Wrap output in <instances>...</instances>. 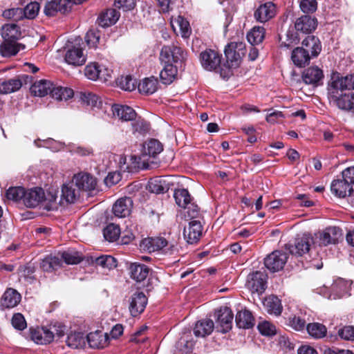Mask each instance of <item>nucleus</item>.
<instances>
[{
  "mask_svg": "<svg viewBox=\"0 0 354 354\" xmlns=\"http://www.w3.org/2000/svg\"><path fill=\"white\" fill-rule=\"evenodd\" d=\"M3 17L6 19H13L15 21L23 17V9L19 8L7 9L3 11Z\"/></svg>",
  "mask_w": 354,
  "mask_h": 354,
  "instance_id": "0e129e2a",
  "label": "nucleus"
},
{
  "mask_svg": "<svg viewBox=\"0 0 354 354\" xmlns=\"http://www.w3.org/2000/svg\"><path fill=\"white\" fill-rule=\"evenodd\" d=\"M185 54L179 46H163L161 49L160 59L167 64H173L183 62Z\"/></svg>",
  "mask_w": 354,
  "mask_h": 354,
  "instance_id": "6e6552de",
  "label": "nucleus"
},
{
  "mask_svg": "<svg viewBox=\"0 0 354 354\" xmlns=\"http://www.w3.org/2000/svg\"><path fill=\"white\" fill-rule=\"evenodd\" d=\"M49 94L52 97L57 100H66L73 96V91L71 88L62 86H53L49 91Z\"/></svg>",
  "mask_w": 354,
  "mask_h": 354,
  "instance_id": "4c0bfd02",
  "label": "nucleus"
},
{
  "mask_svg": "<svg viewBox=\"0 0 354 354\" xmlns=\"http://www.w3.org/2000/svg\"><path fill=\"white\" fill-rule=\"evenodd\" d=\"M30 337L38 344H46L52 342L51 333L47 327L31 328Z\"/></svg>",
  "mask_w": 354,
  "mask_h": 354,
  "instance_id": "bb28decb",
  "label": "nucleus"
},
{
  "mask_svg": "<svg viewBox=\"0 0 354 354\" xmlns=\"http://www.w3.org/2000/svg\"><path fill=\"white\" fill-rule=\"evenodd\" d=\"M346 282L343 279L336 281L333 284L332 289L337 292L335 295H330L329 299H336L340 298L346 291Z\"/></svg>",
  "mask_w": 354,
  "mask_h": 354,
  "instance_id": "5fc2aeb1",
  "label": "nucleus"
},
{
  "mask_svg": "<svg viewBox=\"0 0 354 354\" xmlns=\"http://www.w3.org/2000/svg\"><path fill=\"white\" fill-rule=\"evenodd\" d=\"M57 190L54 189H50L47 194H45L44 201L48 202L47 209L48 210L53 209L56 207L55 205L57 199Z\"/></svg>",
  "mask_w": 354,
  "mask_h": 354,
  "instance_id": "052dcab7",
  "label": "nucleus"
},
{
  "mask_svg": "<svg viewBox=\"0 0 354 354\" xmlns=\"http://www.w3.org/2000/svg\"><path fill=\"white\" fill-rule=\"evenodd\" d=\"M163 69L160 73L161 81L165 84H169L176 79L177 75V67L173 64H165Z\"/></svg>",
  "mask_w": 354,
  "mask_h": 354,
  "instance_id": "e433bc0d",
  "label": "nucleus"
},
{
  "mask_svg": "<svg viewBox=\"0 0 354 354\" xmlns=\"http://www.w3.org/2000/svg\"><path fill=\"white\" fill-rule=\"evenodd\" d=\"M73 182L79 190L83 191L94 190L97 185L95 178L87 173H79L75 175Z\"/></svg>",
  "mask_w": 354,
  "mask_h": 354,
  "instance_id": "2eb2a0df",
  "label": "nucleus"
},
{
  "mask_svg": "<svg viewBox=\"0 0 354 354\" xmlns=\"http://www.w3.org/2000/svg\"><path fill=\"white\" fill-rule=\"evenodd\" d=\"M134 133H138L140 135L146 134L149 130V124L145 120L139 118L132 124Z\"/></svg>",
  "mask_w": 354,
  "mask_h": 354,
  "instance_id": "6e6d98bb",
  "label": "nucleus"
},
{
  "mask_svg": "<svg viewBox=\"0 0 354 354\" xmlns=\"http://www.w3.org/2000/svg\"><path fill=\"white\" fill-rule=\"evenodd\" d=\"M174 197L176 204L180 207H186L192 201L191 196L186 189H176Z\"/></svg>",
  "mask_w": 354,
  "mask_h": 354,
  "instance_id": "a18cd8bd",
  "label": "nucleus"
},
{
  "mask_svg": "<svg viewBox=\"0 0 354 354\" xmlns=\"http://www.w3.org/2000/svg\"><path fill=\"white\" fill-rule=\"evenodd\" d=\"M120 12L113 8H109L98 17V24L102 27H108L115 24L120 18Z\"/></svg>",
  "mask_w": 354,
  "mask_h": 354,
  "instance_id": "cd10ccee",
  "label": "nucleus"
},
{
  "mask_svg": "<svg viewBox=\"0 0 354 354\" xmlns=\"http://www.w3.org/2000/svg\"><path fill=\"white\" fill-rule=\"evenodd\" d=\"M84 75L91 80L101 79L106 81V77H110L109 71L95 62L90 63L85 67Z\"/></svg>",
  "mask_w": 354,
  "mask_h": 354,
  "instance_id": "f3484780",
  "label": "nucleus"
},
{
  "mask_svg": "<svg viewBox=\"0 0 354 354\" xmlns=\"http://www.w3.org/2000/svg\"><path fill=\"white\" fill-rule=\"evenodd\" d=\"M128 269L131 278L137 282L143 281L147 277L149 272V269L146 265L137 262L131 263Z\"/></svg>",
  "mask_w": 354,
  "mask_h": 354,
  "instance_id": "b1692460",
  "label": "nucleus"
},
{
  "mask_svg": "<svg viewBox=\"0 0 354 354\" xmlns=\"http://www.w3.org/2000/svg\"><path fill=\"white\" fill-rule=\"evenodd\" d=\"M317 26V19L309 15L301 16L297 19L295 24V28L303 32H310L315 30Z\"/></svg>",
  "mask_w": 354,
  "mask_h": 354,
  "instance_id": "a878e982",
  "label": "nucleus"
},
{
  "mask_svg": "<svg viewBox=\"0 0 354 354\" xmlns=\"http://www.w3.org/2000/svg\"><path fill=\"white\" fill-rule=\"evenodd\" d=\"M288 325L298 331L303 330L306 328L305 319L296 315L288 318Z\"/></svg>",
  "mask_w": 354,
  "mask_h": 354,
  "instance_id": "4d7b16f0",
  "label": "nucleus"
},
{
  "mask_svg": "<svg viewBox=\"0 0 354 354\" xmlns=\"http://www.w3.org/2000/svg\"><path fill=\"white\" fill-rule=\"evenodd\" d=\"M25 189L22 187H11L6 192V197L9 201L15 202L24 201Z\"/></svg>",
  "mask_w": 354,
  "mask_h": 354,
  "instance_id": "de8ad7c7",
  "label": "nucleus"
},
{
  "mask_svg": "<svg viewBox=\"0 0 354 354\" xmlns=\"http://www.w3.org/2000/svg\"><path fill=\"white\" fill-rule=\"evenodd\" d=\"M138 88L141 93L153 94L158 89V80L154 77L145 78L139 83Z\"/></svg>",
  "mask_w": 354,
  "mask_h": 354,
  "instance_id": "c9c22d12",
  "label": "nucleus"
},
{
  "mask_svg": "<svg viewBox=\"0 0 354 354\" xmlns=\"http://www.w3.org/2000/svg\"><path fill=\"white\" fill-rule=\"evenodd\" d=\"M258 329L262 335L267 336L273 335L276 332L275 326L269 322L266 321L259 324Z\"/></svg>",
  "mask_w": 354,
  "mask_h": 354,
  "instance_id": "680f3d73",
  "label": "nucleus"
},
{
  "mask_svg": "<svg viewBox=\"0 0 354 354\" xmlns=\"http://www.w3.org/2000/svg\"><path fill=\"white\" fill-rule=\"evenodd\" d=\"M133 207V201L130 197L118 199L113 206V212L115 216L124 218L130 214Z\"/></svg>",
  "mask_w": 354,
  "mask_h": 354,
  "instance_id": "aec40b11",
  "label": "nucleus"
},
{
  "mask_svg": "<svg viewBox=\"0 0 354 354\" xmlns=\"http://www.w3.org/2000/svg\"><path fill=\"white\" fill-rule=\"evenodd\" d=\"M214 328V324L212 319L199 320L195 324L194 333L196 337H205L212 333Z\"/></svg>",
  "mask_w": 354,
  "mask_h": 354,
  "instance_id": "c756f323",
  "label": "nucleus"
},
{
  "mask_svg": "<svg viewBox=\"0 0 354 354\" xmlns=\"http://www.w3.org/2000/svg\"><path fill=\"white\" fill-rule=\"evenodd\" d=\"M312 243L313 238L310 234H304L295 239L294 245H288L287 248L292 254L302 256L309 252Z\"/></svg>",
  "mask_w": 354,
  "mask_h": 354,
  "instance_id": "9d476101",
  "label": "nucleus"
},
{
  "mask_svg": "<svg viewBox=\"0 0 354 354\" xmlns=\"http://www.w3.org/2000/svg\"><path fill=\"white\" fill-rule=\"evenodd\" d=\"M147 304V299L142 292H136L129 299V312L133 317H136L142 313Z\"/></svg>",
  "mask_w": 354,
  "mask_h": 354,
  "instance_id": "4468645a",
  "label": "nucleus"
},
{
  "mask_svg": "<svg viewBox=\"0 0 354 354\" xmlns=\"http://www.w3.org/2000/svg\"><path fill=\"white\" fill-rule=\"evenodd\" d=\"M64 52V61L69 65L80 66L86 62L87 54L81 46H65Z\"/></svg>",
  "mask_w": 354,
  "mask_h": 354,
  "instance_id": "423d86ee",
  "label": "nucleus"
},
{
  "mask_svg": "<svg viewBox=\"0 0 354 354\" xmlns=\"http://www.w3.org/2000/svg\"><path fill=\"white\" fill-rule=\"evenodd\" d=\"M275 14V5L272 2H267L261 5L256 10L254 16L257 21L263 23L272 18Z\"/></svg>",
  "mask_w": 354,
  "mask_h": 354,
  "instance_id": "6ab92c4d",
  "label": "nucleus"
},
{
  "mask_svg": "<svg viewBox=\"0 0 354 354\" xmlns=\"http://www.w3.org/2000/svg\"><path fill=\"white\" fill-rule=\"evenodd\" d=\"M80 98L84 103L92 107H99L102 104L98 96L92 93H81Z\"/></svg>",
  "mask_w": 354,
  "mask_h": 354,
  "instance_id": "864d4df0",
  "label": "nucleus"
},
{
  "mask_svg": "<svg viewBox=\"0 0 354 354\" xmlns=\"http://www.w3.org/2000/svg\"><path fill=\"white\" fill-rule=\"evenodd\" d=\"M300 8L304 13H313L317 8L316 0H301L300 2Z\"/></svg>",
  "mask_w": 354,
  "mask_h": 354,
  "instance_id": "e2e57ef3",
  "label": "nucleus"
},
{
  "mask_svg": "<svg viewBox=\"0 0 354 354\" xmlns=\"http://www.w3.org/2000/svg\"><path fill=\"white\" fill-rule=\"evenodd\" d=\"M323 77L322 71L317 66L309 67L302 73L303 81L307 84H316Z\"/></svg>",
  "mask_w": 354,
  "mask_h": 354,
  "instance_id": "2f4dec72",
  "label": "nucleus"
},
{
  "mask_svg": "<svg viewBox=\"0 0 354 354\" xmlns=\"http://www.w3.org/2000/svg\"><path fill=\"white\" fill-rule=\"evenodd\" d=\"M308 333L315 339H321L326 335V326L320 323H310L306 326Z\"/></svg>",
  "mask_w": 354,
  "mask_h": 354,
  "instance_id": "79ce46f5",
  "label": "nucleus"
},
{
  "mask_svg": "<svg viewBox=\"0 0 354 354\" xmlns=\"http://www.w3.org/2000/svg\"><path fill=\"white\" fill-rule=\"evenodd\" d=\"M90 347L93 348H103L109 344V335L102 331L97 330L90 333L86 336Z\"/></svg>",
  "mask_w": 354,
  "mask_h": 354,
  "instance_id": "4be33fe9",
  "label": "nucleus"
},
{
  "mask_svg": "<svg viewBox=\"0 0 354 354\" xmlns=\"http://www.w3.org/2000/svg\"><path fill=\"white\" fill-rule=\"evenodd\" d=\"M103 234L106 240L113 242L119 238L120 229L118 225L110 223L104 229Z\"/></svg>",
  "mask_w": 354,
  "mask_h": 354,
  "instance_id": "8fccbe9b",
  "label": "nucleus"
},
{
  "mask_svg": "<svg viewBox=\"0 0 354 354\" xmlns=\"http://www.w3.org/2000/svg\"><path fill=\"white\" fill-rule=\"evenodd\" d=\"M84 333L75 332L69 334L66 339V345L72 348H82L85 345Z\"/></svg>",
  "mask_w": 354,
  "mask_h": 354,
  "instance_id": "ea45409f",
  "label": "nucleus"
},
{
  "mask_svg": "<svg viewBox=\"0 0 354 354\" xmlns=\"http://www.w3.org/2000/svg\"><path fill=\"white\" fill-rule=\"evenodd\" d=\"M214 317L222 333H225L232 328L234 315L230 308L227 306L221 307L215 310Z\"/></svg>",
  "mask_w": 354,
  "mask_h": 354,
  "instance_id": "9b49d317",
  "label": "nucleus"
},
{
  "mask_svg": "<svg viewBox=\"0 0 354 354\" xmlns=\"http://www.w3.org/2000/svg\"><path fill=\"white\" fill-rule=\"evenodd\" d=\"M354 166L350 167L342 172V179L333 180L330 185L332 193L339 198L351 196L353 192Z\"/></svg>",
  "mask_w": 354,
  "mask_h": 354,
  "instance_id": "f03ea898",
  "label": "nucleus"
},
{
  "mask_svg": "<svg viewBox=\"0 0 354 354\" xmlns=\"http://www.w3.org/2000/svg\"><path fill=\"white\" fill-rule=\"evenodd\" d=\"M95 263L97 266L103 268H108L109 270L117 266L115 258L109 255H102L96 258Z\"/></svg>",
  "mask_w": 354,
  "mask_h": 354,
  "instance_id": "603ef678",
  "label": "nucleus"
},
{
  "mask_svg": "<svg viewBox=\"0 0 354 354\" xmlns=\"http://www.w3.org/2000/svg\"><path fill=\"white\" fill-rule=\"evenodd\" d=\"M309 49L304 48L303 46L295 48L291 55V59L294 64L298 67H304L308 64L310 58L317 57L321 52V46H306Z\"/></svg>",
  "mask_w": 354,
  "mask_h": 354,
  "instance_id": "20e7f679",
  "label": "nucleus"
},
{
  "mask_svg": "<svg viewBox=\"0 0 354 354\" xmlns=\"http://www.w3.org/2000/svg\"><path fill=\"white\" fill-rule=\"evenodd\" d=\"M175 24L179 28L182 37L188 38L192 32L189 21L182 16H178L171 21V25L174 28Z\"/></svg>",
  "mask_w": 354,
  "mask_h": 354,
  "instance_id": "a19ab883",
  "label": "nucleus"
},
{
  "mask_svg": "<svg viewBox=\"0 0 354 354\" xmlns=\"http://www.w3.org/2000/svg\"><path fill=\"white\" fill-rule=\"evenodd\" d=\"M61 257L67 264H77L83 259L80 252L71 250L62 252Z\"/></svg>",
  "mask_w": 354,
  "mask_h": 354,
  "instance_id": "09e8293b",
  "label": "nucleus"
},
{
  "mask_svg": "<svg viewBox=\"0 0 354 354\" xmlns=\"http://www.w3.org/2000/svg\"><path fill=\"white\" fill-rule=\"evenodd\" d=\"M147 187L150 192L156 194L165 193L169 189L165 180L160 178L151 179Z\"/></svg>",
  "mask_w": 354,
  "mask_h": 354,
  "instance_id": "c03bdc74",
  "label": "nucleus"
},
{
  "mask_svg": "<svg viewBox=\"0 0 354 354\" xmlns=\"http://www.w3.org/2000/svg\"><path fill=\"white\" fill-rule=\"evenodd\" d=\"M246 286L252 293H262L266 288V275L260 271L250 274Z\"/></svg>",
  "mask_w": 354,
  "mask_h": 354,
  "instance_id": "f8f14e48",
  "label": "nucleus"
},
{
  "mask_svg": "<svg viewBox=\"0 0 354 354\" xmlns=\"http://www.w3.org/2000/svg\"><path fill=\"white\" fill-rule=\"evenodd\" d=\"M245 53V46H225L224 53L226 60L221 68L220 75L221 77L227 79L232 75V69L240 66Z\"/></svg>",
  "mask_w": 354,
  "mask_h": 354,
  "instance_id": "f257e3e1",
  "label": "nucleus"
},
{
  "mask_svg": "<svg viewBox=\"0 0 354 354\" xmlns=\"http://www.w3.org/2000/svg\"><path fill=\"white\" fill-rule=\"evenodd\" d=\"M21 295L13 288H8L1 299V306L3 308H10L16 306L21 301Z\"/></svg>",
  "mask_w": 354,
  "mask_h": 354,
  "instance_id": "393cba45",
  "label": "nucleus"
},
{
  "mask_svg": "<svg viewBox=\"0 0 354 354\" xmlns=\"http://www.w3.org/2000/svg\"><path fill=\"white\" fill-rule=\"evenodd\" d=\"M287 260L288 256L286 252L275 250L264 259V265L270 272H275L283 268Z\"/></svg>",
  "mask_w": 354,
  "mask_h": 354,
  "instance_id": "1a4fd4ad",
  "label": "nucleus"
},
{
  "mask_svg": "<svg viewBox=\"0 0 354 354\" xmlns=\"http://www.w3.org/2000/svg\"><path fill=\"white\" fill-rule=\"evenodd\" d=\"M39 10V3L31 2L23 9V16L28 19H34L37 15Z\"/></svg>",
  "mask_w": 354,
  "mask_h": 354,
  "instance_id": "bf43d9fd",
  "label": "nucleus"
},
{
  "mask_svg": "<svg viewBox=\"0 0 354 354\" xmlns=\"http://www.w3.org/2000/svg\"><path fill=\"white\" fill-rule=\"evenodd\" d=\"M1 35L5 44H19L16 41L21 37L19 27L16 24H6L2 27Z\"/></svg>",
  "mask_w": 354,
  "mask_h": 354,
  "instance_id": "412c9836",
  "label": "nucleus"
},
{
  "mask_svg": "<svg viewBox=\"0 0 354 354\" xmlns=\"http://www.w3.org/2000/svg\"><path fill=\"white\" fill-rule=\"evenodd\" d=\"M203 227L198 221H192L189 223L187 227H185L183 235L185 239L189 244L196 243L202 235Z\"/></svg>",
  "mask_w": 354,
  "mask_h": 354,
  "instance_id": "a211bd4d",
  "label": "nucleus"
},
{
  "mask_svg": "<svg viewBox=\"0 0 354 354\" xmlns=\"http://www.w3.org/2000/svg\"><path fill=\"white\" fill-rule=\"evenodd\" d=\"M21 88L19 80L15 78L0 82V93L8 94L17 91Z\"/></svg>",
  "mask_w": 354,
  "mask_h": 354,
  "instance_id": "37998d69",
  "label": "nucleus"
},
{
  "mask_svg": "<svg viewBox=\"0 0 354 354\" xmlns=\"http://www.w3.org/2000/svg\"><path fill=\"white\" fill-rule=\"evenodd\" d=\"M266 30L263 27L254 26L248 34L247 39L250 44H259L265 38Z\"/></svg>",
  "mask_w": 354,
  "mask_h": 354,
  "instance_id": "58836bf2",
  "label": "nucleus"
},
{
  "mask_svg": "<svg viewBox=\"0 0 354 354\" xmlns=\"http://www.w3.org/2000/svg\"><path fill=\"white\" fill-rule=\"evenodd\" d=\"M73 183L62 186L61 201L65 200L67 203H73L80 196V190L73 187Z\"/></svg>",
  "mask_w": 354,
  "mask_h": 354,
  "instance_id": "f704fd0d",
  "label": "nucleus"
},
{
  "mask_svg": "<svg viewBox=\"0 0 354 354\" xmlns=\"http://www.w3.org/2000/svg\"><path fill=\"white\" fill-rule=\"evenodd\" d=\"M162 144L157 140L151 139L144 145V153L151 157H155L162 151Z\"/></svg>",
  "mask_w": 354,
  "mask_h": 354,
  "instance_id": "49530a36",
  "label": "nucleus"
},
{
  "mask_svg": "<svg viewBox=\"0 0 354 354\" xmlns=\"http://www.w3.org/2000/svg\"><path fill=\"white\" fill-rule=\"evenodd\" d=\"M200 62L202 66L207 71H217L220 73L221 65V55L215 50L207 48L200 54Z\"/></svg>",
  "mask_w": 354,
  "mask_h": 354,
  "instance_id": "0eeeda50",
  "label": "nucleus"
},
{
  "mask_svg": "<svg viewBox=\"0 0 354 354\" xmlns=\"http://www.w3.org/2000/svg\"><path fill=\"white\" fill-rule=\"evenodd\" d=\"M342 236V230L339 227L335 226L328 227L320 234V241L324 245L335 244Z\"/></svg>",
  "mask_w": 354,
  "mask_h": 354,
  "instance_id": "5701e85b",
  "label": "nucleus"
},
{
  "mask_svg": "<svg viewBox=\"0 0 354 354\" xmlns=\"http://www.w3.org/2000/svg\"><path fill=\"white\" fill-rule=\"evenodd\" d=\"M328 89L344 92L345 90H354V73L344 77H332Z\"/></svg>",
  "mask_w": 354,
  "mask_h": 354,
  "instance_id": "ddd939ff",
  "label": "nucleus"
},
{
  "mask_svg": "<svg viewBox=\"0 0 354 354\" xmlns=\"http://www.w3.org/2000/svg\"><path fill=\"white\" fill-rule=\"evenodd\" d=\"M113 115L124 121H132L136 118V111L130 106L115 104L112 106Z\"/></svg>",
  "mask_w": 354,
  "mask_h": 354,
  "instance_id": "7c9ffc66",
  "label": "nucleus"
},
{
  "mask_svg": "<svg viewBox=\"0 0 354 354\" xmlns=\"http://www.w3.org/2000/svg\"><path fill=\"white\" fill-rule=\"evenodd\" d=\"M167 245V241L163 237H148L141 241L140 247L141 250L149 252H153L162 249L166 254L171 255L178 252L177 245L172 243L169 247L166 248Z\"/></svg>",
  "mask_w": 354,
  "mask_h": 354,
  "instance_id": "7ed1b4c3",
  "label": "nucleus"
},
{
  "mask_svg": "<svg viewBox=\"0 0 354 354\" xmlns=\"http://www.w3.org/2000/svg\"><path fill=\"white\" fill-rule=\"evenodd\" d=\"M45 193L40 187L25 190L24 203L27 207H35L44 201Z\"/></svg>",
  "mask_w": 354,
  "mask_h": 354,
  "instance_id": "dca6fc26",
  "label": "nucleus"
},
{
  "mask_svg": "<svg viewBox=\"0 0 354 354\" xmlns=\"http://www.w3.org/2000/svg\"><path fill=\"white\" fill-rule=\"evenodd\" d=\"M235 322L240 328L248 329L254 326V318L251 312L246 309L237 313Z\"/></svg>",
  "mask_w": 354,
  "mask_h": 354,
  "instance_id": "c85d7f7f",
  "label": "nucleus"
},
{
  "mask_svg": "<svg viewBox=\"0 0 354 354\" xmlns=\"http://www.w3.org/2000/svg\"><path fill=\"white\" fill-rule=\"evenodd\" d=\"M338 335L342 339L348 341L354 340V327L351 326H344L338 330Z\"/></svg>",
  "mask_w": 354,
  "mask_h": 354,
  "instance_id": "338daca9",
  "label": "nucleus"
},
{
  "mask_svg": "<svg viewBox=\"0 0 354 354\" xmlns=\"http://www.w3.org/2000/svg\"><path fill=\"white\" fill-rule=\"evenodd\" d=\"M116 82L118 86L124 91H131L136 88V80L131 75L121 76L118 78Z\"/></svg>",
  "mask_w": 354,
  "mask_h": 354,
  "instance_id": "3c124183",
  "label": "nucleus"
},
{
  "mask_svg": "<svg viewBox=\"0 0 354 354\" xmlns=\"http://www.w3.org/2000/svg\"><path fill=\"white\" fill-rule=\"evenodd\" d=\"M136 4V0H115L114 6L116 8L128 11L133 9Z\"/></svg>",
  "mask_w": 354,
  "mask_h": 354,
  "instance_id": "69168bd1",
  "label": "nucleus"
},
{
  "mask_svg": "<svg viewBox=\"0 0 354 354\" xmlns=\"http://www.w3.org/2000/svg\"><path fill=\"white\" fill-rule=\"evenodd\" d=\"M53 86L50 81L41 80L35 82L30 87V91L32 95L37 97H44L48 94L49 91Z\"/></svg>",
  "mask_w": 354,
  "mask_h": 354,
  "instance_id": "473e14b6",
  "label": "nucleus"
},
{
  "mask_svg": "<svg viewBox=\"0 0 354 354\" xmlns=\"http://www.w3.org/2000/svg\"><path fill=\"white\" fill-rule=\"evenodd\" d=\"M263 305L270 314L279 315L283 310L281 300L277 296L270 295L266 297L263 301Z\"/></svg>",
  "mask_w": 354,
  "mask_h": 354,
  "instance_id": "72a5a7b5",
  "label": "nucleus"
},
{
  "mask_svg": "<svg viewBox=\"0 0 354 354\" xmlns=\"http://www.w3.org/2000/svg\"><path fill=\"white\" fill-rule=\"evenodd\" d=\"M12 324L15 328L19 330H24L27 326L25 318L21 313H16L13 315Z\"/></svg>",
  "mask_w": 354,
  "mask_h": 354,
  "instance_id": "774afa93",
  "label": "nucleus"
},
{
  "mask_svg": "<svg viewBox=\"0 0 354 354\" xmlns=\"http://www.w3.org/2000/svg\"><path fill=\"white\" fill-rule=\"evenodd\" d=\"M24 49L25 46H0V55L3 57H10L16 55L21 50Z\"/></svg>",
  "mask_w": 354,
  "mask_h": 354,
  "instance_id": "13d9d810",
  "label": "nucleus"
},
{
  "mask_svg": "<svg viewBox=\"0 0 354 354\" xmlns=\"http://www.w3.org/2000/svg\"><path fill=\"white\" fill-rule=\"evenodd\" d=\"M328 95L330 102L339 109L345 111L354 109V93H344L328 89Z\"/></svg>",
  "mask_w": 354,
  "mask_h": 354,
  "instance_id": "39448f33",
  "label": "nucleus"
}]
</instances>
